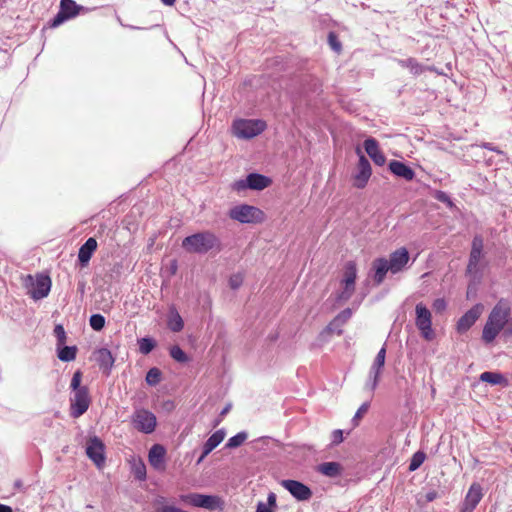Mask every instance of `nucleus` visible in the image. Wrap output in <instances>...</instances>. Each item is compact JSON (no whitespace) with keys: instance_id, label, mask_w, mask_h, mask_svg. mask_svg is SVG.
I'll return each instance as SVG.
<instances>
[{"instance_id":"60","label":"nucleus","mask_w":512,"mask_h":512,"mask_svg":"<svg viewBox=\"0 0 512 512\" xmlns=\"http://www.w3.org/2000/svg\"><path fill=\"white\" fill-rule=\"evenodd\" d=\"M171 269H172V273L174 274L176 272V269H177L176 261H173Z\"/></svg>"},{"instance_id":"61","label":"nucleus","mask_w":512,"mask_h":512,"mask_svg":"<svg viewBox=\"0 0 512 512\" xmlns=\"http://www.w3.org/2000/svg\"><path fill=\"white\" fill-rule=\"evenodd\" d=\"M230 410V405L226 406L222 411H221V415H225L226 413H228V411Z\"/></svg>"},{"instance_id":"59","label":"nucleus","mask_w":512,"mask_h":512,"mask_svg":"<svg viewBox=\"0 0 512 512\" xmlns=\"http://www.w3.org/2000/svg\"><path fill=\"white\" fill-rule=\"evenodd\" d=\"M436 493H428L427 494V500L433 501L435 499Z\"/></svg>"},{"instance_id":"39","label":"nucleus","mask_w":512,"mask_h":512,"mask_svg":"<svg viewBox=\"0 0 512 512\" xmlns=\"http://www.w3.org/2000/svg\"><path fill=\"white\" fill-rule=\"evenodd\" d=\"M161 377V370L157 367H153L147 372L145 380L148 385L156 386L161 381Z\"/></svg>"},{"instance_id":"6","label":"nucleus","mask_w":512,"mask_h":512,"mask_svg":"<svg viewBox=\"0 0 512 512\" xmlns=\"http://www.w3.org/2000/svg\"><path fill=\"white\" fill-rule=\"evenodd\" d=\"M272 180L259 173H250L245 179H239L232 184V189L238 193L247 189L263 190L271 184Z\"/></svg>"},{"instance_id":"27","label":"nucleus","mask_w":512,"mask_h":512,"mask_svg":"<svg viewBox=\"0 0 512 512\" xmlns=\"http://www.w3.org/2000/svg\"><path fill=\"white\" fill-rule=\"evenodd\" d=\"M398 65L403 68L409 69L414 76H419L425 71V66L418 62L416 58L409 57L406 59H396Z\"/></svg>"},{"instance_id":"32","label":"nucleus","mask_w":512,"mask_h":512,"mask_svg":"<svg viewBox=\"0 0 512 512\" xmlns=\"http://www.w3.org/2000/svg\"><path fill=\"white\" fill-rule=\"evenodd\" d=\"M77 347L76 346H57V356L63 362H70L76 358Z\"/></svg>"},{"instance_id":"12","label":"nucleus","mask_w":512,"mask_h":512,"mask_svg":"<svg viewBox=\"0 0 512 512\" xmlns=\"http://www.w3.org/2000/svg\"><path fill=\"white\" fill-rule=\"evenodd\" d=\"M261 214L262 211L260 209L247 204L235 206L229 212L230 218L240 223L256 222Z\"/></svg>"},{"instance_id":"42","label":"nucleus","mask_w":512,"mask_h":512,"mask_svg":"<svg viewBox=\"0 0 512 512\" xmlns=\"http://www.w3.org/2000/svg\"><path fill=\"white\" fill-rule=\"evenodd\" d=\"M90 326L95 331H101L105 326V317L101 314H93L89 319Z\"/></svg>"},{"instance_id":"7","label":"nucleus","mask_w":512,"mask_h":512,"mask_svg":"<svg viewBox=\"0 0 512 512\" xmlns=\"http://www.w3.org/2000/svg\"><path fill=\"white\" fill-rule=\"evenodd\" d=\"M84 10L83 6L78 5L74 0H60L58 13L50 20V27L56 28L64 22L75 18L80 11Z\"/></svg>"},{"instance_id":"3","label":"nucleus","mask_w":512,"mask_h":512,"mask_svg":"<svg viewBox=\"0 0 512 512\" xmlns=\"http://www.w3.org/2000/svg\"><path fill=\"white\" fill-rule=\"evenodd\" d=\"M181 500L194 507L205 508L208 510H222L224 501L217 495H206L199 493H189L181 496Z\"/></svg>"},{"instance_id":"46","label":"nucleus","mask_w":512,"mask_h":512,"mask_svg":"<svg viewBox=\"0 0 512 512\" xmlns=\"http://www.w3.org/2000/svg\"><path fill=\"white\" fill-rule=\"evenodd\" d=\"M328 43L332 50L339 53L342 49L341 42L338 39V36L334 32H329L328 34Z\"/></svg>"},{"instance_id":"23","label":"nucleus","mask_w":512,"mask_h":512,"mask_svg":"<svg viewBox=\"0 0 512 512\" xmlns=\"http://www.w3.org/2000/svg\"><path fill=\"white\" fill-rule=\"evenodd\" d=\"M388 168L395 176L406 181H411L415 177V171L402 161L392 160L389 162Z\"/></svg>"},{"instance_id":"37","label":"nucleus","mask_w":512,"mask_h":512,"mask_svg":"<svg viewBox=\"0 0 512 512\" xmlns=\"http://www.w3.org/2000/svg\"><path fill=\"white\" fill-rule=\"evenodd\" d=\"M247 437H248V434L245 431H241V432L237 433L236 435L232 436L231 438H229V440L225 444V448H228V449L237 448V447L241 446L246 441Z\"/></svg>"},{"instance_id":"34","label":"nucleus","mask_w":512,"mask_h":512,"mask_svg":"<svg viewBox=\"0 0 512 512\" xmlns=\"http://www.w3.org/2000/svg\"><path fill=\"white\" fill-rule=\"evenodd\" d=\"M357 278V266L354 261H348L345 264L343 282H355Z\"/></svg>"},{"instance_id":"49","label":"nucleus","mask_w":512,"mask_h":512,"mask_svg":"<svg viewBox=\"0 0 512 512\" xmlns=\"http://www.w3.org/2000/svg\"><path fill=\"white\" fill-rule=\"evenodd\" d=\"M481 147H483L484 149H487V150H490V151H493V152H496L497 154L499 155H502L505 157L506 160H508V157L506 155V153L502 150H500L497 146H495L493 143H490V142H484L482 143Z\"/></svg>"},{"instance_id":"5","label":"nucleus","mask_w":512,"mask_h":512,"mask_svg":"<svg viewBox=\"0 0 512 512\" xmlns=\"http://www.w3.org/2000/svg\"><path fill=\"white\" fill-rule=\"evenodd\" d=\"M266 128V123L262 120H236L233 123L235 136L241 139H251L261 134Z\"/></svg>"},{"instance_id":"1","label":"nucleus","mask_w":512,"mask_h":512,"mask_svg":"<svg viewBox=\"0 0 512 512\" xmlns=\"http://www.w3.org/2000/svg\"><path fill=\"white\" fill-rule=\"evenodd\" d=\"M182 247L189 253L206 254L212 250L219 252L222 244L213 232L202 231L185 237Z\"/></svg>"},{"instance_id":"41","label":"nucleus","mask_w":512,"mask_h":512,"mask_svg":"<svg viewBox=\"0 0 512 512\" xmlns=\"http://www.w3.org/2000/svg\"><path fill=\"white\" fill-rule=\"evenodd\" d=\"M170 356L179 363H185L188 361L187 354L181 349L180 346L174 345L170 348Z\"/></svg>"},{"instance_id":"52","label":"nucleus","mask_w":512,"mask_h":512,"mask_svg":"<svg viewBox=\"0 0 512 512\" xmlns=\"http://www.w3.org/2000/svg\"><path fill=\"white\" fill-rule=\"evenodd\" d=\"M352 312L351 309L346 308L343 311H341L335 318L339 319L342 325L346 323V321L351 317Z\"/></svg>"},{"instance_id":"33","label":"nucleus","mask_w":512,"mask_h":512,"mask_svg":"<svg viewBox=\"0 0 512 512\" xmlns=\"http://www.w3.org/2000/svg\"><path fill=\"white\" fill-rule=\"evenodd\" d=\"M501 329H498L497 326L486 322L482 331V339L485 343H491L495 340L498 334L501 332Z\"/></svg>"},{"instance_id":"2","label":"nucleus","mask_w":512,"mask_h":512,"mask_svg":"<svg viewBox=\"0 0 512 512\" xmlns=\"http://www.w3.org/2000/svg\"><path fill=\"white\" fill-rule=\"evenodd\" d=\"M28 294L34 299L39 300L46 297L51 289V279L48 275L37 274L35 277L27 275L23 281Z\"/></svg>"},{"instance_id":"58","label":"nucleus","mask_w":512,"mask_h":512,"mask_svg":"<svg viewBox=\"0 0 512 512\" xmlns=\"http://www.w3.org/2000/svg\"><path fill=\"white\" fill-rule=\"evenodd\" d=\"M14 487L16 489H21L22 488V481L21 480H16L15 483H14Z\"/></svg>"},{"instance_id":"19","label":"nucleus","mask_w":512,"mask_h":512,"mask_svg":"<svg viewBox=\"0 0 512 512\" xmlns=\"http://www.w3.org/2000/svg\"><path fill=\"white\" fill-rule=\"evenodd\" d=\"M483 497L479 484H472L465 496L459 512H473Z\"/></svg>"},{"instance_id":"14","label":"nucleus","mask_w":512,"mask_h":512,"mask_svg":"<svg viewBox=\"0 0 512 512\" xmlns=\"http://www.w3.org/2000/svg\"><path fill=\"white\" fill-rule=\"evenodd\" d=\"M356 152L359 154V161L357 171L354 175V186L362 189L367 185L368 180L371 177L372 169L368 159L361 154L360 148H357Z\"/></svg>"},{"instance_id":"20","label":"nucleus","mask_w":512,"mask_h":512,"mask_svg":"<svg viewBox=\"0 0 512 512\" xmlns=\"http://www.w3.org/2000/svg\"><path fill=\"white\" fill-rule=\"evenodd\" d=\"M390 272V268L387 264V258L379 257L373 260L369 276L372 277L376 286L381 285L387 273Z\"/></svg>"},{"instance_id":"43","label":"nucleus","mask_w":512,"mask_h":512,"mask_svg":"<svg viewBox=\"0 0 512 512\" xmlns=\"http://www.w3.org/2000/svg\"><path fill=\"white\" fill-rule=\"evenodd\" d=\"M370 407L369 402H364L356 411L354 417L352 418V424L354 427L359 425L360 419L364 416V414L367 413L368 409Z\"/></svg>"},{"instance_id":"11","label":"nucleus","mask_w":512,"mask_h":512,"mask_svg":"<svg viewBox=\"0 0 512 512\" xmlns=\"http://www.w3.org/2000/svg\"><path fill=\"white\" fill-rule=\"evenodd\" d=\"M386 348L385 345L378 351L373 364L370 367L369 375L365 387L373 392L378 386L381 371L385 364Z\"/></svg>"},{"instance_id":"50","label":"nucleus","mask_w":512,"mask_h":512,"mask_svg":"<svg viewBox=\"0 0 512 512\" xmlns=\"http://www.w3.org/2000/svg\"><path fill=\"white\" fill-rule=\"evenodd\" d=\"M447 307L446 301L443 298H437L433 302V309L436 313H442Z\"/></svg>"},{"instance_id":"47","label":"nucleus","mask_w":512,"mask_h":512,"mask_svg":"<svg viewBox=\"0 0 512 512\" xmlns=\"http://www.w3.org/2000/svg\"><path fill=\"white\" fill-rule=\"evenodd\" d=\"M243 283V276L240 273L233 274L229 278V286L231 289L236 290L238 289Z\"/></svg>"},{"instance_id":"10","label":"nucleus","mask_w":512,"mask_h":512,"mask_svg":"<svg viewBox=\"0 0 512 512\" xmlns=\"http://www.w3.org/2000/svg\"><path fill=\"white\" fill-rule=\"evenodd\" d=\"M484 247L483 238L480 235L474 236L471 245V251L469 255V261L466 269L467 275L474 278H478L480 274L479 262L482 257V251Z\"/></svg>"},{"instance_id":"21","label":"nucleus","mask_w":512,"mask_h":512,"mask_svg":"<svg viewBox=\"0 0 512 512\" xmlns=\"http://www.w3.org/2000/svg\"><path fill=\"white\" fill-rule=\"evenodd\" d=\"M364 149L375 165L383 166L386 162V157L383 152L379 149L378 141L369 137L364 141Z\"/></svg>"},{"instance_id":"25","label":"nucleus","mask_w":512,"mask_h":512,"mask_svg":"<svg viewBox=\"0 0 512 512\" xmlns=\"http://www.w3.org/2000/svg\"><path fill=\"white\" fill-rule=\"evenodd\" d=\"M95 359L100 369L108 375L115 362L111 351L107 348H100L95 352Z\"/></svg>"},{"instance_id":"16","label":"nucleus","mask_w":512,"mask_h":512,"mask_svg":"<svg viewBox=\"0 0 512 512\" xmlns=\"http://www.w3.org/2000/svg\"><path fill=\"white\" fill-rule=\"evenodd\" d=\"M86 454L96 466L101 467L104 464L105 446L99 437L93 436L89 439L86 446Z\"/></svg>"},{"instance_id":"13","label":"nucleus","mask_w":512,"mask_h":512,"mask_svg":"<svg viewBox=\"0 0 512 512\" xmlns=\"http://www.w3.org/2000/svg\"><path fill=\"white\" fill-rule=\"evenodd\" d=\"M281 486L285 488L297 501H308L313 495L309 486L297 480H282Z\"/></svg>"},{"instance_id":"35","label":"nucleus","mask_w":512,"mask_h":512,"mask_svg":"<svg viewBox=\"0 0 512 512\" xmlns=\"http://www.w3.org/2000/svg\"><path fill=\"white\" fill-rule=\"evenodd\" d=\"M342 291L337 295L338 301H347L351 298L355 291V282H343L341 281Z\"/></svg>"},{"instance_id":"45","label":"nucleus","mask_w":512,"mask_h":512,"mask_svg":"<svg viewBox=\"0 0 512 512\" xmlns=\"http://www.w3.org/2000/svg\"><path fill=\"white\" fill-rule=\"evenodd\" d=\"M81 380L82 372L80 370L75 371L70 383V388L72 389L73 392H77L83 389V386H81Z\"/></svg>"},{"instance_id":"9","label":"nucleus","mask_w":512,"mask_h":512,"mask_svg":"<svg viewBox=\"0 0 512 512\" xmlns=\"http://www.w3.org/2000/svg\"><path fill=\"white\" fill-rule=\"evenodd\" d=\"M91 404V397L89 394V388L83 386L82 390L73 392V396L70 398V416L73 418H79L87 412Z\"/></svg>"},{"instance_id":"4","label":"nucleus","mask_w":512,"mask_h":512,"mask_svg":"<svg viewBox=\"0 0 512 512\" xmlns=\"http://www.w3.org/2000/svg\"><path fill=\"white\" fill-rule=\"evenodd\" d=\"M133 427L144 434H151L155 431L157 418L154 413L145 408H136L131 416Z\"/></svg>"},{"instance_id":"38","label":"nucleus","mask_w":512,"mask_h":512,"mask_svg":"<svg viewBox=\"0 0 512 512\" xmlns=\"http://www.w3.org/2000/svg\"><path fill=\"white\" fill-rule=\"evenodd\" d=\"M425 459H426V454L423 451L415 452L412 455L411 460L409 462V467H408L409 471H411V472L416 471L423 464Z\"/></svg>"},{"instance_id":"28","label":"nucleus","mask_w":512,"mask_h":512,"mask_svg":"<svg viewBox=\"0 0 512 512\" xmlns=\"http://www.w3.org/2000/svg\"><path fill=\"white\" fill-rule=\"evenodd\" d=\"M317 471L324 476L335 478L341 475L342 466L338 462H324L318 465Z\"/></svg>"},{"instance_id":"40","label":"nucleus","mask_w":512,"mask_h":512,"mask_svg":"<svg viewBox=\"0 0 512 512\" xmlns=\"http://www.w3.org/2000/svg\"><path fill=\"white\" fill-rule=\"evenodd\" d=\"M163 497L155 501V507L153 512H187L175 506L166 505Z\"/></svg>"},{"instance_id":"8","label":"nucleus","mask_w":512,"mask_h":512,"mask_svg":"<svg viewBox=\"0 0 512 512\" xmlns=\"http://www.w3.org/2000/svg\"><path fill=\"white\" fill-rule=\"evenodd\" d=\"M415 313V325L420 331L421 336L426 340H432L434 332L432 330V314L430 310L420 302L416 304Z\"/></svg>"},{"instance_id":"17","label":"nucleus","mask_w":512,"mask_h":512,"mask_svg":"<svg viewBox=\"0 0 512 512\" xmlns=\"http://www.w3.org/2000/svg\"><path fill=\"white\" fill-rule=\"evenodd\" d=\"M483 310L484 306L481 303H477L472 308H470L466 313H464L457 322L458 332L464 333L468 331L479 319Z\"/></svg>"},{"instance_id":"26","label":"nucleus","mask_w":512,"mask_h":512,"mask_svg":"<svg viewBox=\"0 0 512 512\" xmlns=\"http://www.w3.org/2000/svg\"><path fill=\"white\" fill-rule=\"evenodd\" d=\"M166 450L160 444H154L149 450V462L151 466L155 469H163L164 468V458H165Z\"/></svg>"},{"instance_id":"51","label":"nucleus","mask_w":512,"mask_h":512,"mask_svg":"<svg viewBox=\"0 0 512 512\" xmlns=\"http://www.w3.org/2000/svg\"><path fill=\"white\" fill-rule=\"evenodd\" d=\"M135 477L139 480H144L146 478V467L143 463L136 465L134 468Z\"/></svg>"},{"instance_id":"57","label":"nucleus","mask_w":512,"mask_h":512,"mask_svg":"<svg viewBox=\"0 0 512 512\" xmlns=\"http://www.w3.org/2000/svg\"><path fill=\"white\" fill-rule=\"evenodd\" d=\"M161 2L164 4V5H167V6H173L176 2V0H161Z\"/></svg>"},{"instance_id":"36","label":"nucleus","mask_w":512,"mask_h":512,"mask_svg":"<svg viewBox=\"0 0 512 512\" xmlns=\"http://www.w3.org/2000/svg\"><path fill=\"white\" fill-rule=\"evenodd\" d=\"M156 341L151 337H143L138 339L139 351L147 355L156 347Z\"/></svg>"},{"instance_id":"44","label":"nucleus","mask_w":512,"mask_h":512,"mask_svg":"<svg viewBox=\"0 0 512 512\" xmlns=\"http://www.w3.org/2000/svg\"><path fill=\"white\" fill-rule=\"evenodd\" d=\"M54 336L56 337V340H57V346H62L65 344L67 337H66V332H65L63 325L57 324L55 326Z\"/></svg>"},{"instance_id":"29","label":"nucleus","mask_w":512,"mask_h":512,"mask_svg":"<svg viewBox=\"0 0 512 512\" xmlns=\"http://www.w3.org/2000/svg\"><path fill=\"white\" fill-rule=\"evenodd\" d=\"M167 326L172 332H180L184 328V321L175 308L169 311Z\"/></svg>"},{"instance_id":"24","label":"nucleus","mask_w":512,"mask_h":512,"mask_svg":"<svg viewBox=\"0 0 512 512\" xmlns=\"http://www.w3.org/2000/svg\"><path fill=\"white\" fill-rule=\"evenodd\" d=\"M97 249V241L95 238H88L85 243L79 248L78 261L81 267H86Z\"/></svg>"},{"instance_id":"53","label":"nucleus","mask_w":512,"mask_h":512,"mask_svg":"<svg viewBox=\"0 0 512 512\" xmlns=\"http://www.w3.org/2000/svg\"><path fill=\"white\" fill-rule=\"evenodd\" d=\"M436 199L442 203H446L450 206L452 205V201H451L450 197L448 196V194H446L443 191H439L437 193Z\"/></svg>"},{"instance_id":"54","label":"nucleus","mask_w":512,"mask_h":512,"mask_svg":"<svg viewBox=\"0 0 512 512\" xmlns=\"http://www.w3.org/2000/svg\"><path fill=\"white\" fill-rule=\"evenodd\" d=\"M256 512H273V511L267 504H265L263 502H259L256 507Z\"/></svg>"},{"instance_id":"31","label":"nucleus","mask_w":512,"mask_h":512,"mask_svg":"<svg viewBox=\"0 0 512 512\" xmlns=\"http://www.w3.org/2000/svg\"><path fill=\"white\" fill-rule=\"evenodd\" d=\"M480 380L491 385H507V379L501 373L498 372H483L480 375Z\"/></svg>"},{"instance_id":"18","label":"nucleus","mask_w":512,"mask_h":512,"mask_svg":"<svg viewBox=\"0 0 512 512\" xmlns=\"http://www.w3.org/2000/svg\"><path fill=\"white\" fill-rule=\"evenodd\" d=\"M409 262V252L405 247L393 251L387 259V264L392 274L402 272Z\"/></svg>"},{"instance_id":"56","label":"nucleus","mask_w":512,"mask_h":512,"mask_svg":"<svg viewBox=\"0 0 512 512\" xmlns=\"http://www.w3.org/2000/svg\"><path fill=\"white\" fill-rule=\"evenodd\" d=\"M0 512H13V510L10 506L0 503Z\"/></svg>"},{"instance_id":"30","label":"nucleus","mask_w":512,"mask_h":512,"mask_svg":"<svg viewBox=\"0 0 512 512\" xmlns=\"http://www.w3.org/2000/svg\"><path fill=\"white\" fill-rule=\"evenodd\" d=\"M342 324L341 322L339 321V319H336L334 318L326 327L325 329H323L320 334H319V338L320 340L322 341H327L328 340V337L333 334V333H336L337 335H341L343 333V330H342Z\"/></svg>"},{"instance_id":"22","label":"nucleus","mask_w":512,"mask_h":512,"mask_svg":"<svg viewBox=\"0 0 512 512\" xmlns=\"http://www.w3.org/2000/svg\"><path fill=\"white\" fill-rule=\"evenodd\" d=\"M225 436L226 432L224 429L215 431L204 443L198 463L203 461L224 440Z\"/></svg>"},{"instance_id":"55","label":"nucleus","mask_w":512,"mask_h":512,"mask_svg":"<svg viewBox=\"0 0 512 512\" xmlns=\"http://www.w3.org/2000/svg\"><path fill=\"white\" fill-rule=\"evenodd\" d=\"M268 506H276V495L274 493H269L267 498Z\"/></svg>"},{"instance_id":"15","label":"nucleus","mask_w":512,"mask_h":512,"mask_svg":"<svg viewBox=\"0 0 512 512\" xmlns=\"http://www.w3.org/2000/svg\"><path fill=\"white\" fill-rule=\"evenodd\" d=\"M510 316V307L507 303L500 300L491 310L487 322L497 326L498 329L503 330L508 322Z\"/></svg>"},{"instance_id":"48","label":"nucleus","mask_w":512,"mask_h":512,"mask_svg":"<svg viewBox=\"0 0 512 512\" xmlns=\"http://www.w3.org/2000/svg\"><path fill=\"white\" fill-rule=\"evenodd\" d=\"M343 430L336 429L331 434V446L339 445L341 442H343Z\"/></svg>"}]
</instances>
